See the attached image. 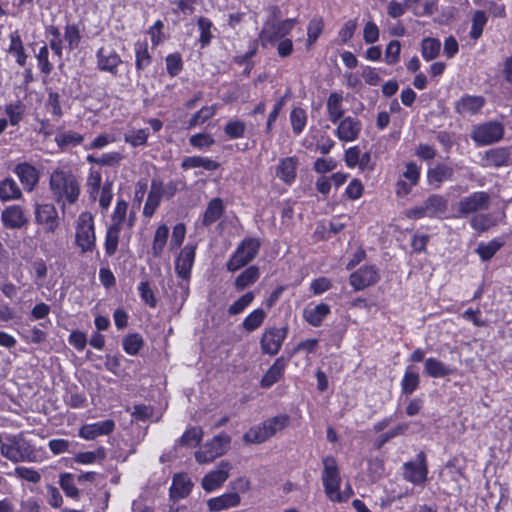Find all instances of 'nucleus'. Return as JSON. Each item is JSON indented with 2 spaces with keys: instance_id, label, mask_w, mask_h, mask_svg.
Masks as SVG:
<instances>
[{
  "instance_id": "338daca9",
  "label": "nucleus",
  "mask_w": 512,
  "mask_h": 512,
  "mask_svg": "<svg viewBox=\"0 0 512 512\" xmlns=\"http://www.w3.org/2000/svg\"><path fill=\"white\" fill-rule=\"evenodd\" d=\"M246 131V124L241 120H230L224 126V133L229 139L242 138Z\"/></svg>"
},
{
  "instance_id": "7c9ffc66",
  "label": "nucleus",
  "mask_w": 512,
  "mask_h": 512,
  "mask_svg": "<svg viewBox=\"0 0 512 512\" xmlns=\"http://www.w3.org/2000/svg\"><path fill=\"white\" fill-rule=\"evenodd\" d=\"M455 369L435 357L424 360V372L431 378H444L454 373Z\"/></svg>"
},
{
  "instance_id": "58836bf2",
  "label": "nucleus",
  "mask_w": 512,
  "mask_h": 512,
  "mask_svg": "<svg viewBox=\"0 0 512 512\" xmlns=\"http://www.w3.org/2000/svg\"><path fill=\"white\" fill-rule=\"evenodd\" d=\"M285 370V362L283 358H277L273 365L268 369L261 379V386L269 388L278 382L283 376Z\"/></svg>"
},
{
  "instance_id": "e2e57ef3",
  "label": "nucleus",
  "mask_w": 512,
  "mask_h": 512,
  "mask_svg": "<svg viewBox=\"0 0 512 512\" xmlns=\"http://www.w3.org/2000/svg\"><path fill=\"white\" fill-rule=\"evenodd\" d=\"M254 298L255 295L251 291L242 295L228 307L229 315L234 316L242 313L253 302Z\"/></svg>"
},
{
  "instance_id": "9b49d317",
  "label": "nucleus",
  "mask_w": 512,
  "mask_h": 512,
  "mask_svg": "<svg viewBox=\"0 0 512 512\" xmlns=\"http://www.w3.org/2000/svg\"><path fill=\"white\" fill-rule=\"evenodd\" d=\"M504 132L505 128L501 122L487 121L474 126L471 139L477 146H487L500 141Z\"/></svg>"
},
{
  "instance_id": "20e7f679",
  "label": "nucleus",
  "mask_w": 512,
  "mask_h": 512,
  "mask_svg": "<svg viewBox=\"0 0 512 512\" xmlns=\"http://www.w3.org/2000/svg\"><path fill=\"white\" fill-rule=\"evenodd\" d=\"M290 422L287 414H279L251 427L244 435L246 443L260 444L285 429Z\"/></svg>"
},
{
  "instance_id": "4d7b16f0",
  "label": "nucleus",
  "mask_w": 512,
  "mask_h": 512,
  "mask_svg": "<svg viewBox=\"0 0 512 512\" xmlns=\"http://www.w3.org/2000/svg\"><path fill=\"white\" fill-rule=\"evenodd\" d=\"M197 26L200 32L199 42L201 44V47H205L210 43L213 37V23L210 19L206 17H199L197 20Z\"/></svg>"
},
{
  "instance_id": "f3484780",
  "label": "nucleus",
  "mask_w": 512,
  "mask_h": 512,
  "mask_svg": "<svg viewBox=\"0 0 512 512\" xmlns=\"http://www.w3.org/2000/svg\"><path fill=\"white\" fill-rule=\"evenodd\" d=\"M404 479L414 485H422L427 480V463L424 452H419L414 461L404 464Z\"/></svg>"
},
{
  "instance_id": "c85d7f7f",
  "label": "nucleus",
  "mask_w": 512,
  "mask_h": 512,
  "mask_svg": "<svg viewBox=\"0 0 512 512\" xmlns=\"http://www.w3.org/2000/svg\"><path fill=\"white\" fill-rule=\"evenodd\" d=\"M241 498L237 492L224 493L208 500L207 505L211 512H220L240 504Z\"/></svg>"
},
{
  "instance_id": "dca6fc26",
  "label": "nucleus",
  "mask_w": 512,
  "mask_h": 512,
  "mask_svg": "<svg viewBox=\"0 0 512 512\" xmlns=\"http://www.w3.org/2000/svg\"><path fill=\"white\" fill-rule=\"evenodd\" d=\"M128 208V202L123 198H118L112 211L111 223L109 225L131 230L136 224L137 216L134 209L128 212Z\"/></svg>"
},
{
  "instance_id": "393cba45",
  "label": "nucleus",
  "mask_w": 512,
  "mask_h": 512,
  "mask_svg": "<svg viewBox=\"0 0 512 512\" xmlns=\"http://www.w3.org/2000/svg\"><path fill=\"white\" fill-rule=\"evenodd\" d=\"M378 279V274L373 266H366L358 269L350 275V285L355 290H362L372 284Z\"/></svg>"
},
{
  "instance_id": "7ed1b4c3",
  "label": "nucleus",
  "mask_w": 512,
  "mask_h": 512,
  "mask_svg": "<svg viewBox=\"0 0 512 512\" xmlns=\"http://www.w3.org/2000/svg\"><path fill=\"white\" fill-rule=\"evenodd\" d=\"M85 188L89 199L98 202L102 213L107 212L114 197L113 181L106 179L102 183L101 171L91 167L86 176Z\"/></svg>"
},
{
  "instance_id": "cd10ccee",
  "label": "nucleus",
  "mask_w": 512,
  "mask_h": 512,
  "mask_svg": "<svg viewBox=\"0 0 512 512\" xmlns=\"http://www.w3.org/2000/svg\"><path fill=\"white\" fill-rule=\"evenodd\" d=\"M505 218V213H502L499 219L491 213H478L470 218L469 224L473 230L483 233L496 226L498 222H503Z\"/></svg>"
},
{
  "instance_id": "ddd939ff",
  "label": "nucleus",
  "mask_w": 512,
  "mask_h": 512,
  "mask_svg": "<svg viewBox=\"0 0 512 512\" xmlns=\"http://www.w3.org/2000/svg\"><path fill=\"white\" fill-rule=\"evenodd\" d=\"M230 436L221 433L215 436L210 442L195 452V459L199 464L212 462L217 457L223 455L230 443Z\"/></svg>"
},
{
  "instance_id": "a18cd8bd",
  "label": "nucleus",
  "mask_w": 512,
  "mask_h": 512,
  "mask_svg": "<svg viewBox=\"0 0 512 512\" xmlns=\"http://www.w3.org/2000/svg\"><path fill=\"white\" fill-rule=\"evenodd\" d=\"M4 112L7 116L8 124L18 126L25 114V105L17 100L5 105Z\"/></svg>"
},
{
  "instance_id": "49530a36",
  "label": "nucleus",
  "mask_w": 512,
  "mask_h": 512,
  "mask_svg": "<svg viewBox=\"0 0 512 512\" xmlns=\"http://www.w3.org/2000/svg\"><path fill=\"white\" fill-rule=\"evenodd\" d=\"M81 38V31L78 24L67 23L65 25L63 40L66 42L69 51H74L79 48Z\"/></svg>"
},
{
  "instance_id": "bf43d9fd",
  "label": "nucleus",
  "mask_w": 512,
  "mask_h": 512,
  "mask_svg": "<svg viewBox=\"0 0 512 512\" xmlns=\"http://www.w3.org/2000/svg\"><path fill=\"white\" fill-rule=\"evenodd\" d=\"M23 341L28 344H42L47 339V333L37 326H33L28 331L19 332Z\"/></svg>"
},
{
  "instance_id": "4c0bfd02",
  "label": "nucleus",
  "mask_w": 512,
  "mask_h": 512,
  "mask_svg": "<svg viewBox=\"0 0 512 512\" xmlns=\"http://www.w3.org/2000/svg\"><path fill=\"white\" fill-rule=\"evenodd\" d=\"M22 197V191L12 178L8 177L0 181V201L7 202L18 200Z\"/></svg>"
},
{
  "instance_id": "72a5a7b5",
  "label": "nucleus",
  "mask_w": 512,
  "mask_h": 512,
  "mask_svg": "<svg viewBox=\"0 0 512 512\" xmlns=\"http://www.w3.org/2000/svg\"><path fill=\"white\" fill-rule=\"evenodd\" d=\"M509 151L506 148H494L485 152L482 158L483 167H502L507 165Z\"/></svg>"
},
{
  "instance_id": "f03ea898",
  "label": "nucleus",
  "mask_w": 512,
  "mask_h": 512,
  "mask_svg": "<svg viewBox=\"0 0 512 512\" xmlns=\"http://www.w3.org/2000/svg\"><path fill=\"white\" fill-rule=\"evenodd\" d=\"M34 221L43 230L39 248L45 255H48L53 246H60L58 239H54L61 226V218L56 206L53 203H36L34 205Z\"/></svg>"
},
{
  "instance_id": "1a4fd4ad",
  "label": "nucleus",
  "mask_w": 512,
  "mask_h": 512,
  "mask_svg": "<svg viewBox=\"0 0 512 512\" xmlns=\"http://www.w3.org/2000/svg\"><path fill=\"white\" fill-rule=\"evenodd\" d=\"M322 482L325 493L330 500H342L344 498L339 494L341 477L337 461L332 456L323 459Z\"/></svg>"
},
{
  "instance_id": "aec40b11",
  "label": "nucleus",
  "mask_w": 512,
  "mask_h": 512,
  "mask_svg": "<svg viewBox=\"0 0 512 512\" xmlns=\"http://www.w3.org/2000/svg\"><path fill=\"white\" fill-rule=\"evenodd\" d=\"M232 466L227 461H221L217 468L210 471L202 479V487L206 492H212L219 487L228 479L229 473Z\"/></svg>"
},
{
  "instance_id": "6e6d98bb",
  "label": "nucleus",
  "mask_w": 512,
  "mask_h": 512,
  "mask_svg": "<svg viewBox=\"0 0 512 512\" xmlns=\"http://www.w3.org/2000/svg\"><path fill=\"white\" fill-rule=\"evenodd\" d=\"M441 49V42L439 39L426 37L421 42V55L426 61L435 59Z\"/></svg>"
},
{
  "instance_id": "8fccbe9b",
  "label": "nucleus",
  "mask_w": 512,
  "mask_h": 512,
  "mask_svg": "<svg viewBox=\"0 0 512 512\" xmlns=\"http://www.w3.org/2000/svg\"><path fill=\"white\" fill-rule=\"evenodd\" d=\"M503 245L504 241L500 239H493L488 243H479L475 251L482 261H489Z\"/></svg>"
},
{
  "instance_id": "39448f33",
  "label": "nucleus",
  "mask_w": 512,
  "mask_h": 512,
  "mask_svg": "<svg viewBox=\"0 0 512 512\" xmlns=\"http://www.w3.org/2000/svg\"><path fill=\"white\" fill-rule=\"evenodd\" d=\"M0 453L3 457L13 463L37 462V452L34 445L21 435L14 436L0 446Z\"/></svg>"
},
{
  "instance_id": "423d86ee",
  "label": "nucleus",
  "mask_w": 512,
  "mask_h": 512,
  "mask_svg": "<svg viewBox=\"0 0 512 512\" xmlns=\"http://www.w3.org/2000/svg\"><path fill=\"white\" fill-rule=\"evenodd\" d=\"M75 245L82 254L92 253L96 249L94 218L89 212L81 213L77 219Z\"/></svg>"
},
{
  "instance_id": "79ce46f5",
  "label": "nucleus",
  "mask_w": 512,
  "mask_h": 512,
  "mask_svg": "<svg viewBox=\"0 0 512 512\" xmlns=\"http://www.w3.org/2000/svg\"><path fill=\"white\" fill-rule=\"evenodd\" d=\"M168 237V226L165 224L158 226L154 233L153 243L151 247V251L154 257H160L162 255L164 248L167 244Z\"/></svg>"
},
{
  "instance_id": "de8ad7c7",
  "label": "nucleus",
  "mask_w": 512,
  "mask_h": 512,
  "mask_svg": "<svg viewBox=\"0 0 512 512\" xmlns=\"http://www.w3.org/2000/svg\"><path fill=\"white\" fill-rule=\"evenodd\" d=\"M289 120L293 133L298 136L307 125V112L301 107H294L290 112Z\"/></svg>"
},
{
  "instance_id": "37998d69",
  "label": "nucleus",
  "mask_w": 512,
  "mask_h": 512,
  "mask_svg": "<svg viewBox=\"0 0 512 512\" xmlns=\"http://www.w3.org/2000/svg\"><path fill=\"white\" fill-rule=\"evenodd\" d=\"M135 67L137 71H143L150 66L152 57L148 51L147 42H136L135 47Z\"/></svg>"
},
{
  "instance_id": "b1692460",
  "label": "nucleus",
  "mask_w": 512,
  "mask_h": 512,
  "mask_svg": "<svg viewBox=\"0 0 512 512\" xmlns=\"http://www.w3.org/2000/svg\"><path fill=\"white\" fill-rule=\"evenodd\" d=\"M13 172L17 175L24 189L28 192H31L39 181L38 170L27 162L17 164Z\"/></svg>"
},
{
  "instance_id": "6ab92c4d",
  "label": "nucleus",
  "mask_w": 512,
  "mask_h": 512,
  "mask_svg": "<svg viewBox=\"0 0 512 512\" xmlns=\"http://www.w3.org/2000/svg\"><path fill=\"white\" fill-rule=\"evenodd\" d=\"M96 63L98 70L117 76L122 59L114 49L101 47L96 52Z\"/></svg>"
},
{
  "instance_id": "9d476101",
  "label": "nucleus",
  "mask_w": 512,
  "mask_h": 512,
  "mask_svg": "<svg viewBox=\"0 0 512 512\" xmlns=\"http://www.w3.org/2000/svg\"><path fill=\"white\" fill-rule=\"evenodd\" d=\"M297 18H287L274 22H264L259 33V39L263 47L272 44L277 40L285 38L293 30Z\"/></svg>"
},
{
  "instance_id": "5701e85b",
  "label": "nucleus",
  "mask_w": 512,
  "mask_h": 512,
  "mask_svg": "<svg viewBox=\"0 0 512 512\" xmlns=\"http://www.w3.org/2000/svg\"><path fill=\"white\" fill-rule=\"evenodd\" d=\"M1 221L8 229H20L28 222V219L19 205L6 207L1 213Z\"/></svg>"
},
{
  "instance_id": "09e8293b",
  "label": "nucleus",
  "mask_w": 512,
  "mask_h": 512,
  "mask_svg": "<svg viewBox=\"0 0 512 512\" xmlns=\"http://www.w3.org/2000/svg\"><path fill=\"white\" fill-rule=\"evenodd\" d=\"M106 458V449L103 446H99L94 451H85L77 453L74 456V461L78 464L89 465L96 462H101Z\"/></svg>"
},
{
  "instance_id": "052dcab7",
  "label": "nucleus",
  "mask_w": 512,
  "mask_h": 512,
  "mask_svg": "<svg viewBox=\"0 0 512 512\" xmlns=\"http://www.w3.org/2000/svg\"><path fill=\"white\" fill-rule=\"evenodd\" d=\"M59 485L67 497L76 499L79 497V490L75 485L74 477L71 473H62L59 476Z\"/></svg>"
},
{
  "instance_id": "3c124183",
  "label": "nucleus",
  "mask_w": 512,
  "mask_h": 512,
  "mask_svg": "<svg viewBox=\"0 0 512 512\" xmlns=\"http://www.w3.org/2000/svg\"><path fill=\"white\" fill-rule=\"evenodd\" d=\"M121 228L108 225L105 234L104 249L105 254L109 257L113 256L118 248Z\"/></svg>"
},
{
  "instance_id": "a211bd4d",
  "label": "nucleus",
  "mask_w": 512,
  "mask_h": 512,
  "mask_svg": "<svg viewBox=\"0 0 512 512\" xmlns=\"http://www.w3.org/2000/svg\"><path fill=\"white\" fill-rule=\"evenodd\" d=\"M338 124L335 135L342 142H353L358 139L362 131V122L356 116H346Z\"/></svg>"
},
{
  "instance_id": "412c9836",
  "label": "nucleus",
  "mask_w": 512,
  "mask_h": 512,
  "mask_svg": "<svg viewBox=\"0 0 512 512\" xmlns=\"http://www.w3.org/2000/svg\"><path fill=\"white\" fill-rule=\"evenodd\" d=\"M115 429L112 419L82 425L78 430V436L84 440H94L100 436L110 435Z\"/></svg>"
},
{
  "instance_id": "c03bdc74",
  "label": "nucleus",
  "mask_w": 512,
  "mask_h": 512,
  "mask_svg": "<svg viewBox=\"0 0 512 512\" xmlns=\"http://www.w3.org/2000/svg\"><path fill=\"white\" fill-rule=\"evenodd\" d=\"M260 272L258 267L249 266L235 280V288L238 291L244 290L246 287L253 285L259 278Z\"/></svg>"
},
{
  "instance_id": "c9c22d12",
  "label": "nucleus",
  "mask_w": 512,
  "mask_h": 512,
  "mask_svg": "<svg viewBox=\"0 0 512 512\" xmlns=\"http://www.w3.org/2000/svg\"><path fill=\"white\" fill-rule=\"evenodd\" d=\"M192 488V483L184 474H177L173 477L170 487V496L172 499H182L186 497Z\"/></svg>"
},
{
  "instance_id": "774afa93",
  "label": "nucleus",
  "mask_w": 512,
  "mask_h": 512,
  "mask_svg": "<svg viewBox=\"0 0 512 512\" xmlns=\"http://www.w3.org/2000/svg\"><path fill=\"white\" fill-rule=\"evenodd\" d=\"M35 57L37 59V66L40 72L43 73L45 76H48L53 70V65L49 61L48 46L43 45L42 47H40Z\"/></svg>"
},
{
  "instance_id": "473e14b6",
  "label": "nucleus",
  "mask_w": 512,
  "mask_h": 512,
  "mask_svg": "<svg viewBox=\"0 0 512 512\" xmlns=\"http://www.w3.org/2000/svg\"><path fill=\"white\" fill-rule=\"evenodd\" d=\"M326 110L328 119L336 124L340 119L344 118L343 96L339 92H332L326 102Z\"/></svg>"
},
{
  "instance_id": "0e129e2a",
  "label": "nucleus",
  "mask_w": 512,
  "mask_h": 512,
  "mask_svg": "<svg viewBox=\"0 0 512 512\" xmlns=\"http://www.w3.org/2000/svg\"><path fill=\"white\" fill-rule=\"evenodd\" d=\"M202 437V429L200 427H192L184 432L179 439V443L188 447H195L201 442Z\"/></svg>"
},
{
  "instance_id": "a878e982",
  "label": "nucleus",
  "mask_w": 512,
  "mask_h": 512,
  "mask_svg": "<svg viewBox=\"0 0 512 512\" xmlns=\"http://www.w3.org/2000/svg\"><path fill=\"white\" fill-rule=\"evenodd\" d=\"M485 103L483 96L466 94L455 103V111L461 115H474L484 107Z\"/></svg>"
},
{
  "instance_id": "6e6552de",
  "label": "nucleus",
  "mask_w": 512,
  "mask_h": 512,
  "mask_svg": "<svg viewBox=\"0 0 512 512\" xmlns=\"http://www.w3.org/2000/svg\"><path fill=\"white\" fill-rule=\"evenodd\" d=\"M448 201L441 195L432 194L420 205H417L406 212L410 219L436 218L441 217L447 210Z\"/></svg>"
},
{
  "instance_id": "e433bc0d",
  "label": "nucleus",
  "mask_w": 512,
  "mask_h": 512,
  "mask_svg": "<svg viewBox=\"0 0 512 512\" xmlns=\"http://www.w3.org/2000/svg\"><path fill=\"white\" fill-rule=\"evenodd\" d=\"M329 313L330 307L327 304L320 303L313 308H306L303 317L311 326L319 327Z\"/></svg>"
},
{
  "instance_id": "864d4df0",
  "label": "nucleus",
  "mask_w": 512,
  "mask_h": 512,
  "mask_svg": "<svg viewBox=\"0 0 512 512\" xmlns=\"http://www.w3.org/2000/svg\"><path fill=\"white\" fill-rule=\"evenodd\" d=\"M266 318V312L262 308H256L250 312L242 322V327L246 332H253L258 329Z\"/></svg>"
},
{
  "instance_id": "680f3d73",
  "label": "nucleus",
  "mask_w": 512,
  "mask_h": 512,
  "mask_svg": "<svg viewBox=\"0 0 512 512\" xmlns=\"http://www.w3.org/2000/svg\"><path fill=\"white\" fill-rule=\"evenodd\" d=\"M487 23L485 12L478 10L473 14L470 37L477 40L481 37L483 29Z\"/></svg>"
},
{
  "instance_id": "69168bd1",
  "label": "nucleus",
  "mask_w": 512,
  "mask_h": 512,
  "mask_svg": "<svg viewBox=\"0 0 512 512\" xmlns=\"http://www.w3.org/2000/svg\"><path fill=\"white\" fill-rule=\"evenodd\" d=\"M148 137L149 130L145 128L129 131L128 133L125 134L124 140L131 146L138 147L146 145Z\"/></svg>"
},
{
  "instance_id": "13d9d810",
  "label": "nucleus",
  "mask_w": 512,
  "mask_h": 512,
  "mask_svg": "<svg viewBox=\"0 0 512 512\" xmlns=\"http://www.w3.org/2000/svg\"><path fill=\"white\" fill-rule=\"evenodd\" d=\"M13 475L20 480L37 484L41 481V474L32 467L18 466L14 469Z\"/></svg>"
},
{
  "instance_id": "0eeeda50",
  "label": "nucleus",
  "mask_w": 512,
  "mask_h": 512,
  "mask_svg": "<svg viewBox=\"0 0 512 512\" xmlns=\"http://www.w3.org/2000/svg\"><path fill=\"white\" fill-rule=\"evenodd\" d=\"M261 240L256 237H246L237 246L229 258L226 267L230 272H235L253 261L259 253Z\"/></svg>"
},
{
  "instance_id": "f257e3e1",
  "label": "nucleus",
  "mask_w": 512,
  "mask_h": 512,
  "mask_svg": "<svg viewBox=\"0 0 512 512\" xmlns=\"http://www.w3.org/2000/svg\"><path fill=\"white\" fill-rule=\"evenodd\" d=\"M49 190L62 212L78 201L81 191L76 175L65 167H58L50 173Z\"/></svg>"
},
{
  "instance_id": "c756f323",
  "label": "nucleus",
  "mask_w": 512,
  "mask_h": 512,
  "mask_svg": "<svg viewBox=\"0 0 512 512\" xmlns=\"http://www.w3.org/2000/svg\"><path fill=\"white\" fill-rule=\"evenodd\" d=\"M7 52L14 57L15 62L20 67H26L28 55L25 52L24 44L18 31L10 33Z\"/></svg>"
},
{
  "instance_id": "603ef678",
  "label": "nucleus",
  "mask_w": 512,
  "mask_h": 512,
  "mask_svg": "<svg viewBox=\"0 0 512 512\" xmlns=\"http://www.w3.org/2000/svg\"><path fill=\"white\" fill-rule=\"evenodd\" d=\"M420 377L413 366H408L401 381L402 392L406 395L412 394L419 386Z\"/></svg>"
},
{
  "instance_id": "2eb2a0df",
  "label": "nucleus",
  "mask_w": 512,
  "mask_h": 512,
  "mask_svg": "<svg viewBox=\"0 0 512 512\" xmlns=\"http://www.w3.org/2000/svg\"><path fill=\"white\" fill-rule=\"evenodd\" d=\"M196 243H187L175 259V272L179 278L189 282L196 257Z\"/></svg>"
},
{
  "instance_id": "f704fd0d",
  "label": "nucleus",
  "mask_w": 512,
  "mask_h": 512,
  "mask_svg": "<svg viewBox=\"0 0 512 512\" xmlns=\"http://www.w3.org/2000/svg\"><path fill=\"white\" fill-rule=\"evenodd\" d=\"M224 204L221 198H213L209 201L203 214L202 224L208 227L215 223L224 214Z\"/></svg>"
},
{
  "instance_id": "ea45409f",
  "label": "nucleus",
  "mask_w": 512,
  "mask_h": 512,
  "mask_svg": "<svg viewBox=\"0 0 512 512\" xmlns=\"http://www.w3.org/2000/svg\"><path fill=\"white\" fill-rule=\"evenodd\" d=\"M181 167L185 170L191 168H203L207 171H214L218 169L219 163L208 157L189 156L183 159Z\"/></svg>"
},
{
  "instance_id": "5fc2aeb1",
  "label": "nucleus",
  "mask_w": 512,
  "mask_h": 512,
  "mask_svg": "<svg viewBox=\"0 0 512 512\" xmlns=\"http://www.w3.org/2000/svg\"><path fill=\"white\" fill-rule=\"evenodd\" d=\"M45 109L55 120H59L63 116L60 95L58 92H55L51 89L47 90Z\"/></svg>"
},
{
  "instance_id": "2f4dec72",
  "label": "nucleus",
  "mask_w": 512,
  "mask_h": 512,
  "mask_svg": "<svg viewBox=\"0 0 512 512\" xmlns=\"http://www.w3.org/2000/svg\"><path fill=\"white\" fill-rule=\"evenodd\" d=\"M161 198V182L157 180H152L151 188L143 208V215L146 218H151L154 215L155 211L160 205Z\"/></svg>"
},
{
  "instance_id": "bb28decb",
  "label": "nucleus",
  "mask_w": 512,
  "mask_h": 512,
  "mask_svg": "<svg viewBox=\"0 0 512 512\" xmlns=\"http://www.w3.org/2000/svg\"><path fill=\"white\" fill-rule=\"evenodd\" d=\"M453 174L454 170L452 167L440 163L428 169L427 182L432 188L439 189L443 182L452 180Z\"/></svg>"
},
{
  "instance_id": "4468645a",
  "label": "nucleus",
  "mask_w": 512,
  "mask_h": 512,
  "mask_svg": "<svg viewBox=\"0 0 512 512\" xmlns=\"http://www.w3.org/2000/svg\"><path fill=\"white\" fill-rule=\"evenodd\" d=\"M287 334L288 328L286 326L281 328L270 327L265 329L260 339L262 352L270 356L276 355L280 351Z\"/></svg>"
},
{
  "instance_id": "4be33fe9",
  "label": "nucleus",
  "mask_w": 512,
  "mask_h": 512,
  "mask_svg": "<svg viewBox=\"0 0 512 512\" xmlns=\"http://www.w3.org/2000/svg\"><path fill=\"white\" fill-rule=\"evenodd\" d=\"M299 160L296 156L280 158L275 166V177L287 185H292L297 177Z\"/></svg>"
},
{
  "instance_id": "a19ab883",
  "label": "nucleus",
  "mask_w": 512,
  "mask_h": 512,
  "mask_svg": "<svg viewBox=\"0 0 512 512\" xmlns=\"http://www.w3.org/2000/svg\"><path fill=\"white\" fill-rule=\"evenodd\" d=\"M84 137L75 131H60L55 136V142L62 150L80 145Z\"/></svg>"
},
{
  "instance_id": "f8f14e48",
  "label": "nucleus",
  "mask_w": 512,
  "mask_h": 512,
  "mask_svg": "<svg viewBox=\"0 0 512 512\" xmlns=\"http://www.w3.org/2000/svg\"><path fill=\"white\" fill-rule=\"evenodd\" d=\"M490 195L486 191H476L468 196L462 197L457 203L458 217H471L485 211L490 206Z\"/></svg>"
}]
</instances>
